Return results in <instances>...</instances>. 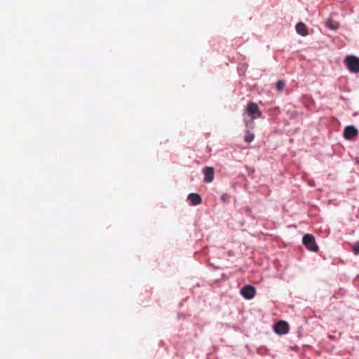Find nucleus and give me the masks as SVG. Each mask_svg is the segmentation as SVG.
<instances>
[{
  "instance_id": "obj_13",
  "label": "nucleus",
  "mask_w": 359,
  "mask_h": 359,
  "mask_svg": "<svg viewBox=\"0 0 359 359\" xmlns=\"http://www.w3.org/2000/svg\"><path fill=\"white\" fill-rule=\"evenodd\" d=\"M353 252L355 255H359V241L353 245Z\"/></svg>"
},
{
  "instance_id": "obj_3",
  "label": "nucleus",
  "mask_w": 359,
  "mask_h": 359,
  "mask_svg": "<svg viewBox=\"0 0 359 359\" xmlns=\"http://www.w3.org/2000/svg\"><path fill=\"white\" fill-rule=\"evenodd\" d=\"M302 243L311 251L317 252L318 250V246L315 242V238L311 234L304 235L302 238Z\"/></svg>"
},
{
  "instance_id": "obj_4",
  "label": "nucleus",
  "mask_w": 359,
  "mask_h": 359,
  "mask_svg": "<svg viewBox=\"0 0 359 359\" xmlns=\"http://www.w3.org/2000/svg\"><path fill=\"white\" fill-rule=\"evenodd\" d=\"M255 293L256 290L255 287L250 285L244 286L241 290V294L246 299H252L255 297Z\"/></svg>"
},
{
  "instance_id": "obj_2",
  "label": "nucleus",
  "mask_w": 359,
  "mask_h": 359,
  "mask_svg": "<svg viewBox=\"0 0 359 359\" xmlns=\"http://www.w3.org/2000/svg\"><path fill=\"white\" fill-rule=\"evenodd\" d=\"M344 63L348 70L352 73H359V58L355 55H348L344 60Z\"/></svg>"
},
{
  "instance_id": "obj_9",
  "label": "nucleus",
  "mask_w": 359,
  "mask_h": 359,
  "mask_svg": "<svg viewBox=\"0 0 359 359\" xmlns=\"http://www.w3.org/2000/svg\"><path fill=\"white\" fill-rule=\"evenodd\" d=\"M296 31L299 34L303 36H306L308 35L307 27L306 25L303 22H299L297 24Z\"/></svg>"
},
{
  "instance_id": "obj_7",
  "label": "nucleus",
  "mask_w": 359,
  "mask_h": 359,
  "mask_svg": "<svg viewBox=\"0 0 359 359\" xmlns=\"http://www.w3.org/2000/svg\"><path fill=\"white\" fill-rule=\"evenodd\" d=\"M203 172L204 174V180L203 181L205 183H210L214 180L215 170L212 167H205L203 170Z\"/></svg>"
},
{
  "instance_id": "obj_8",
  "label": "nucleus",
  "mask_w": 359,
  "mask_h": 359,
  "mask_svg": "<svg viewBox=\"0 0 359 359\" xmlns=\"http://www.w3.org/2000/svg\"><path fill=\"white\" fill-rule=\"evenodd\" d=\"M188 200L190 201L192 205H199L202 202L201 197L198 194H190L188 196Z\"/></svg>"
},
{
  "instance_id": "obj_10",
  "label": "nucleus",
  "mask_w": 359,
  "mask_h": 359,
  "mask_svg": "<svg viewBox=\"0 0 359 359\" xmlns=\"http://www.w3.org/2000/svg\"><path fill=\"white\" fill-rule=\"evenodd\" d=\"M326 26L330 29L337 30L339 28V23L330 19L326 22Z\"/></svg>"
},
{
  "instance_id": "obj_6",
  "label": "nucleus",
  "mask_w": 359,
  "mask_h": 359,
  "mask_svg": "<svg viewBox=\"0 0 359 359\" xmlns=\"http://www.w3.org/2000/svg\"><path fill=\"white\" fill-rule=\"evenodd\" d=\"M358 135V130L353 126H348L344 128V137L345 139L351 140Z\"/></svg>"
},
{
  "instance_id": "obj_1",
  "label": "nucleus",
  "mask_w": 359,
  "mask_h": 359,
  "mask_svg": "<svg viewBox=\"0 0 359 359\" xmlns=\"http://www.w3.org/2000/svg\"><path fill=\"white\" fill-rule=\"evenodd\" d=\"M245 111L252 118L251 121H245V126L248 128H252L254 126L253 120L261 117L262 112L257 104L253 102L248 104Z\"/></svg>"
},
{
  "instance_id": "obj_12",
  "label": "nucleus",
  "mask_w": 359,
  "mask_h": 359,
  "mask_svg": "<svg viewBox=\"0 0 359 359\" xmlns=\"http://www.w3.org/2000/svg\"><path fill=\"white\" fill-rule=\"evenodd\" d=\"M285 86V82L282 80H279L276 83V89L279 92L282 91Z\"/></svg>"
},
{
  "instance_id": "obj_11",
  "label": "nucleus",
  "mask_w": 359,
  "mask_h": 359,
  "mask_svg": "<svg viewBox=\"0 0 359 359\" xmlns=\"http://www.w3.org/2000/svg\"><path fill=\"white\" fill-rule=\"evenodd\" d=\"M255 138V135L250 132L249 130H247L246 133H245V135L244 137V140L245 142H251L252 141H253Z\"/></svg>"
},
{
  "instance_id": "obj_5",
  "label": "nucleus",
  "mask_w": 359,
  "mask_h": 359,
  "mask_svg": "<svg viewBox=\"0 0 359 359\" xmlns=\"http://www.w3.org/2000/svg\"><path fill=\"white\" fill-rule=\"evenodd\" d=\"M274 331L278 334H285L289 331L288 323L285 321L280 320L274 325Z\"/></svg>"
}]
</instances>
